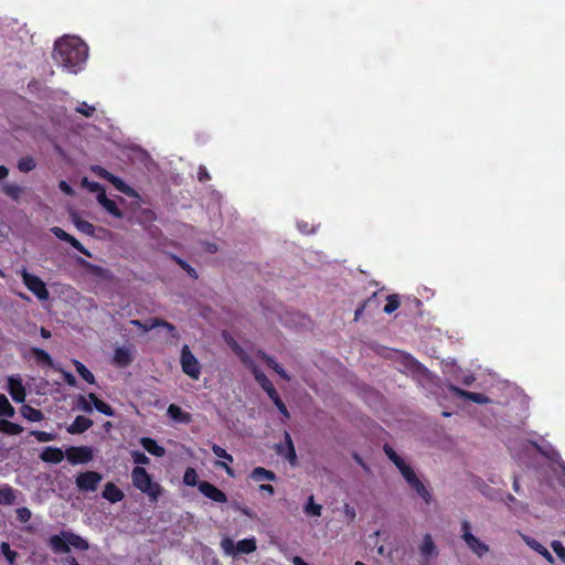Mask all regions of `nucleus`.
Wrapping results in <instances>:
<instances>
[{
  "label": "nucleus",
  "mask_w": 565,
  "mask_h": 565,
  "mask_svg": "<svg viewBox=\"0 0 565 565\" xmlns=\"http://www.w3.org/2000/svg\"><path fill=\"white\" fill-rule=\"evenodd\" d=\"M53 58L63 71L77 74L88 58V46L77 36H63L55 42Z\"/></svg>",
  "instance_id": "1"
},
{
  "label": "nucleus",
  "mask_w": 565,
  "mask_h": 565,
  "mask_svg": "<svg viewBox=\"0 0 565 565\" xmlns=\"http://www.w3.org/2000/svg\"><path fill=\"white\" fill-rule=\"evenodd\" d=\"M384 452L388 457V459L396 466L408 486L416 491V493L427 503L429 504L431 501V494L426 486L422 482V480L416 475L415 470L407 463V461L398 456L396 451L390 447L384 446Z\"/></svg>",
  "instance_id": "2"
},
{
  "label": "nucleus",
  "mask_w": 565,
  "mask_h": 565,
  "mask_svg": "<svg viewBox=\"0 0 565 565\" xmlns=\"http://www.w3.org/2000/svg\"><path fill=\"white\" fill-rule=\"evenodd\" d=\"M134 486L146 493L152 501H156L160 493L161 487L159 483L153 482L151 476L142 467H136L131 472Z\"/></svg>",
  "instance_id": "3"
},
{
  "label": "nucleus",
  "mask_w": 565,
  "mask_h": 565,
  "mask_svg": "<svg viewBox=\"0 0 565 565\" xmlns=\"http://www.w3.org/2000/svg\"><path fill=\"white\" fill-rule=\"evenodd\" d=\"M460 535L467 547L478 557H483L489 551V545L473 535L469 521L463 520L460 523Z\"/></svg>",
  "instance_id": "4"
},
{
  "label": "nucleus",
  "mask_w": 565,
  "mask_h": 565,
  "mask_svg": "<svg viewBox=\"0 0 565 565\" xmlns=\"http://www.w3.org/2000/svg\"><path fill=\"white\" fill-rule=\"evenodd\" d=\"M21 278L25 287L41 301H45L50 297V292L45 282L38 276L30 274L25 268L20 271Z\"/></svg>",
  "instance_id": "5"
},
{
  "label": "nucleus",
  "mask_w": 565,
  "mask_h": 565,
  "mask_svg": "<svg viewBox=\"0 0 565 565\" xmlns=\"http://www.w3.org/2000/svg\"><path fill=\"white\" fill-rule=\"evenodd\" d=\"M180 364L184 374L192 380H199L201 376V364L195 355L191 352L188 344L181 349Z\"/></svg>",
  "instance_id": "6"
},
{
  "label": "nucleus",
  "mask_w": 565,
  "mask_h": 565,
  "mask_svg": "<svg viewBox=\"0 0 565 565\" xmlns=\"http://www.w3.org/2000/svg\"><path fill=\"white\" fill-rule=\"evenodd\" d=\"M102 480L103 476L99 472L85 471L76 477L75 483L79 491L93 492L97 489Z\"/></svg>",
  "instance_id": "7"
},
{
  "label": "nucleus",
  "mask_w": 565,
  "mask_h": 565,
  "mask_svg": "<svg viewBox=\"0 0 565 565\" xmlns=\"http://www.w3.org/2000/svg\"><path fill=\"white\" fill-rule=\"evenodd\" d=\"M418 552L424 564L437 558L439 551L430 534H425L418 544Z\"/></svg>",
  "instance_id": "8"
},
{
  "label": "nucleus",
  "mask_w": 565,
  "mask_h": 565,
  "mask_svg": "<svg viewBox=\"0 0 565 565\" xmlns=\"http://www.w3.org/2000/svg\"><path fill=\"white\" fill-rule=\"evenodd\" d=\"M65 457L72 465L86 463L93 459V450L90 447H71L66 449Z\"/></svg>",
  "instance_id": "9"
},
{
  "label": "nucleus",
  "mask_w": 565,
  "mask_h": 565,
  "mask_svg": "<svg viewBox=\"0 0 565 565\" xmlns=\"http://www.w3.org/2000/svg\"><path fill=\"white\" fill-rule=\"evenodd\" d=\"M276 451L278 455L285 457L291 466L297 463V455L289 433H285V443L277 445Z\"/></svg>",
  "instance_id": "10"
},
{
  "label": "nucleus",
  "mask_w": 565,
  "mask_h": 565,
  "mask_svg": "<svg viewBox=\"0 0 565 565\" xmlns=\"http://www.w3.org/2000/svg\"><path fill=\"white\" fill-rule=\"evenodd\" d=\"M448 388L457 397L466 398V399L472 401L477 404H488L491 402L490 398L488 396H486L484 394L468 392V391L459 388L458 386H456L454 384H448Z\"/></svg>",
  "instance_id": "11"
},
{
  "label": "nucleus",
  "mask_w": 565,
  "mask_h": 565,
  "mask_svg": "<svg viewBox=\"0 0 565 565\" xmlns=\"http://www.w3.org/2000/svg\"><path fill=\"white\" fill-rule=\"evenodd\" d=\"M198 486H199L200 492L202 494H204L205 497H207L209 499H211L215 502H218V503H224L227 501L226 494L223 491H221L220 489H217L215 486H213L212 483H210L207 481H202Z\"/></svg>",
  "instance_id": "12"
},
{
  "label": "nucleus",
  "mask_w": 565,
  "mask_h": 565,
  "mask_svg": "<svg viewBox=\"0 0 565 565\" xmlns=\"http://www.w3.org/2000/svg\"><path fill=\"white\" fill-rule=\"evenodd\" d=\"M94 171L97 172L104 179L110 181L118 191H120L127 195H134V190L118 177H115L114 174H111L110 172L106 171L105 169H103L100 167L94 168Z\"/></svg>",
  "instance_id": "13"
},
{
  "label": "nucleus",
  "mask_w": 565,
  "mask_h": 565,
  "mask_svg": "<svg viewBox=\"0 0 565 565\" xmlns=\"http://www.w3.org/2000/svg\"><path fill=\"white\" fill-rule=\"evenodd\" d=\"M8 391L12 399L17 403H22L25 399V390L19 376H10L8 379Z\"/></svg>",
  "instance_id": "14"
},
{
  "label": "nucleus",
  "mask_w": 565,
  "mask_h": 565,
  "mask_svg": "<svg viewBox=\"0 0 565 565\" xmlns=\"http://www.w3.org/2000/svg\"><path fill=\"white\" fill-rule=\"evenodd\" d=\"M51 232L60 239L62 241H65L67 243H70L75 249H77L79 253L84 254V255H89L87 249L75 238L73 237L72 235H70L68 233H66L64 230H62L61 227H52L51 228Z\"/></svg>",
  "instance_id": "15"
},
{
  "label": "nucleus",
  "mask_w": 565,
  "mask_h": 565,
  "mask_svg": "<svg viewBox=\"0 0 565 565\" xmlns=\"http://www.w3.org/2000/svg\"><path fill=\"white\" fill-rule=\"evenodd\" d=\"M167 414L172 420L177 423L189 424L192 422L191 414L184 412L180 406L175 404H171L168 407Z\"/></svg>",
  "instance_id": "16"
},
{
  "label": "nucleus",
  "mask_w": 565,
  "mask_h": 565,
  "mask_svg": "<svg viewBox=\"0 0 565 565\" xmlns=\"http://www.w3.org/2000/svg\"><path fill=\"white\" fill-rule=\"evenodd\" d=\"M65 457V452L56 447H45L40 455V458L50 463H60Z\"/></svg>",
  "instance_id": "17"
},
{
  "label": "nucleus",
  "mask_w": 565,
  "mask_h": 565,
  "mask_svg": "<svg viewBox=\"0 0 565 565\" xmlns=\"http://www.w3.org/2000/svg\"><path fill=\"white\" fill-rule=\"evenodd\" d=\"M124 492L114 483L108 482L103 490V498L111 503H117L124 499Z\"/></svg>",
  "instance_id": "18"
},
{
  "label": "nucleus",
  "mask_w": 565,
  "mask_h": 565,
  "mask_svg": "<svg viewBox=\"0 0 565 565\" xmlns=\"http://www.w3.org/2000/svg\"><path fill=\"white\" fill-rule=\"evenodd\" d=\"M132 361V352L130 348L118 347L114 353V362L118 366H127Z\"/></svg>",
  "instance_id": "19"
},
{
  "label": "nucleus",
  "mask_w": 565,
  "mask_h": 565,
  "mask_svg": "<svg viewBox=\"0 0 565 565\" xmlns=\"http://www.w3.org/2000/svg\"><path fill=\"white\" fill-rule=\"evenodd\" d=\"M49 545L53 550L54 553H68V544L66 539L64 537V531L61 534L52 535L49 539Z\"/></svg>",
  "instance_id": "20"
},
{
  "label": "nucleus",
  "mask_w": 565,
  "mask_h": 565,
  "mask_svg": "<svg viewBox=\"0 0 565 565\" xmlns=\"http://www.w3.org/2000/svg\"><path fill=\"white\" fill-rule=\"evenodd\" d=\"M97 201L99 202V204L107 211L109 212L111 215L116 216V217H121L122 214L121 212L119 211V209L117 207V204L115 201L108 199L106 196V193L105 191H100L97 195Z\"/></svg>",
  "instance_id": "21"
},
{
  "label": "nucleus",
  "mask_w": 565,
  "mask_h": 565,
  "mask_svg": "<svg viewBox=\"0 0 565 565\" xmlns=\"http://www.w3.org/2000/svg\"><path fill=\"white\" fill-rule=\"evenodd\" d=\"M64 537L66 539L68 548L73 546L76 550L86 551L89 547L88 542L85 539L73 532L64 531Z\"/></svg>",
  "instance_id": "22"
},
{
  "label": "nucleus",
  "mask_w": 565,
  "mask_h": 565,
  "mask_svg": "<svg viewBox=\"0 0 565 565\" xmlns=\"http://www.w3.org/2000/svg\"><path fill=\"white\" fill-rule=\"evenodd\" d=\"M154 328H161L172 339L179 338L175 327L164 320H161L158 318L150 319V324H149L148 329H154Z\"/></svg>",
  "instance_id": "23"
},
{
  "label": "nucleus",
  "mask_w": 565,
  "mask_h": 565,
  "mask_svg": "<svg viewBox=\"0 0 565 565\" xmlns=\"http://www.w3.org/2000/svg\"><path fill=\"white\" fill-rule=\"evenodd\" d=\"M93 425V422L84 416H77L75 420L68 426L70 434H81L87 430Z\"/></svg>",
  "instance_id": "24"
},
{
  "label": "nucleus",
  "mask_w": 565,
  "mask_h": 565,
  "mask_svg": "<svg viewBox=\"0 0 565 565\" xmlns=\"http://www.w3.org/2000/svg\"><path fill=\"white\" fill-rule=\"evenodd\" d=\"M523 540L532 550H534L540 555H542L547 562L554 563V558H553L552 554L540 542H537L536 540H534L530 536H523Z\"/></svg>",
  "instance_id": "25"
},
{
  "label": "nucleus",
  "mask_w": 565,
  "mask_h": 565,
  "mask_svg": "<svg viewBox=\"0 0 565 565\" xmlns=\"http://www.w3.org/2000/svg\"><path fill=\"white\" fill-rule=\"evenodd\" d=\"M141 446L151 455L157 457H162L166 454V450L163 447L159 446L156 440L143 437L140 439Z\"/></svg>",
  "instance_id": "26"
},
{
  "label": "nucleus",
  "mask_w": 565,
  "mask_h": 565,
  "mask_svg": "<svg viewBox=\"0 0 565 565\" xmlns=\"http://www.w3.org/2000/svg\"><path fill=\"white\" fill-rule=\"evenodd\" d=\"M256 540L255 537L244 539L236 543V555L238 554H249L256 551Z\"/></svg>",
  "instance_id": "27"
},
{
  "label": "nucleus",
  "mask_w": 565,
  "mask_h": 565,
  "mask_svg": "<svg viewBox=\"0 0 565 565\" xmlns=\"http://www.w3.org/2000/svg\"><path fill=\"white\" fill-rule=\"evenodd\" d=\"M250 478L254 480V481H264V480H267V481H274L276 479V476L273 471L270 470H267L263 467H257L255 468L252 473H250Z\"/></svg>",
  "instance_id": "28"
},
{
  "label": "nucleus",
  "mask_w": 565,
  "mask_h": 565,
  "mask_svg": "<svg viewBox=\"0 0 565 565\" xmlns=\"http://www.w3.org/2000/svg\"><path fill=\"white\" fill-rule=\"evenodd\" d=\"M253 374L256 379V381L258 382V384L260 385V387L267 393L269 394L270 392L275 391V387L274 385L271 384V382L269 381V379L262 372L259 371L257 367H253Z\"/></svg>",
  "instance_id": "29"
},
{
  "label": "nucleus",
  "mask_w": 565,
  "mask_h": 565,
  "mask_svg": "<svg viewBox=\"0 0 565 565\" xmlns=\"http://www.w3.org/2000/svg\"><path fill=\"white\" fill-rule=\"evenodd\" d=\"M21 415L30 422H40L43 419L42 412L29 405H23L21 407Z\"/></svg>",
  "instance_id": "30"
},
{
  "label": "nucleus",
  "mask_w": 565,
  "mask_h": 565,
  "mask_svg": "<svg viewBox=\"0 0 565 565\" xmlns=\"http://www.w3.org/2000/svg\"><path fill=\"white\" fill-rule=\"evenodd\" d=\"M303 512L309 516H320L322 513V505L316 503L313 495H310L303 505Z\"/></svg>",
  "instance_id": "31"
},
{
  "label": "nucleus",
  "mask_w": 565,
  "mask_h": 565,
  "mask_svg": "<svg viewBox=\"0 0 565 565\" xmlns=\"http://www.w3.org/2000/svg\"><path fill=\"white\" fill-rule=\"evenodd\" d=\"M72 221L79 232H82L86 235H94L95 228H94V225L90 224L89 222L82 220L77 215H74L72 217Z\"/></svg>",
  "instance_id": "32"
},
{
  "label": "nucleus",
  "mask_w": 565,
  "mask_h": 565,
  "mask_svg": "<svg viewBox=\"0 0 565 565\" xmlns=\"http://www.w3.org/2000/svg\"><path fill=\"white\" fill-rule=\"evenodd\" d=\"M74 363V366L77 371V373L89 384H94L95 383V376L93 375V373L79 361L77 360H74L73 361Z\"/></svg>",
  "instance_id": "33"
},
{
  "label": "nucleus",
  "mask_w": 565,
  "mask_h": 565,
  "mask_svg": "<svg viewBox=\"0 0 565 565\" xmlns=\"http://www.w3.org/2000/svg\"><path fill=\"white\" fill-rule=\"evenodd\" d=\"M89 399L94 403V407L98 412H100V413H103V414H105L107 416H113L114 415L113 408L108 404H106L103 401L98 399L97 396L94 393L89 394Z\"/></svg>",
  "instance_id": "34"
},
{
  "label": "nucleus",
  "mask_w": 565,
  "mask_h": 565,
  "mask_svg": "<svg viewBox=\"0 0 565 565\" xmlns=\"http://www.w3.org/2000/svg\"><path fill=\"white\" fill-rule=\"evenodd\" d=\"M23 428L12 422L9 420H0V431L7 433L9 435H18L22 433Z\"/></svg>",
  "instance_id": "35"
},
{
  "label": "nucleus",
  "mask_w": 565,
  "mask_h": 565,
  "mask_svg": "<svg viewBox=\"0 0 565 565\" xmlns=\"http://www.w3.org/2000/svg\"><path fill=\"white\" fill-rule=\"evenodd\" d=\"M3 192L12 200L18 201L22 194V188L18 184L7 183L2 188Z\"/></svg>",
  "instance_id": "36"
},
{
  "label": "nucleus",
  "mask_w": 565,
  "mask_h": 565,
  "mask_svg": "<svg viewBox=\"0 0 565 565\" xmlns=\"http://www.w3.org/2000/svg\"><path fill=\"white\" fill-rule=\"evenodd\" d=\"M15 495L13 493V490L8 487L3 486L0 487V503L1 504H11L14 502Z\"/></svg>",
  "instance_id": "37"
},
{
  "label": "nucleus",
  "mask_w": 565,
  "mask_h": 565,
  "mask_svg": "<svg viewBox=\"0 0 565 565\" xmlns=\"http://www.w3.org/2000/svg\"><path fill=\"white\" fill-rule=\"evenodd\" d=\"M414 373L423 381H433L431 373L418 362H412Z\"/></svg>",
  "instance_id": "38"
},
{
  "label": "nucleus",
  "mask_w": 565,
  "mask_h": 565,
  "mask_svg": "<svg viewBox=\"0 0 565 565\" xmlns=\"http://www.w3.org/2000/svg\"><path fill=\"white\" fill-rule=\"evenodd\" d=\"M14 415V408L9 403V399L4 395H0V416L12 417Z\"/></svg>",
  "instance_id": "39"
},
{
  "label": "nucleus",
  "mask_w": 565,
  "mask_h": 565,
  "mask_svg": "<svg viewBox=\"0 0 565 565\" xmlns=\"http://www.w3.org/2000/svg\"><path fill=\"white\" fill-rule=\"evenodd\" d=\"M35 166H36L35 160L30 156L21 158L18 162V169L21 172H29V171L33 170L35 168Z\"/></svg>",
  "instance_id": "40"
},
{
  "label": "nucleus",
  "mask_w": 565,
  "mask_h": 565,
  "mask_svg": "<svg viewBox=\"0 0 565 565\" xmlns=\"http://www.w3.org/2000/svg\"><path fill=\"white\" fill-rule=\"evenodd\" d=\"M221 547L226 555L236 556V543L232 539L224 537L221 541Z\"/></svg>",
  "instance_id": "41"
},
{
  "label": "nucleus",
  "mask_w": 565,
  "mask_h": 565,
  "mask_svg": "<svg viewBox=\"0 0 565 565\" xmlns=\"http://www.w3.org/2000/svg\"><path fill=\"white\" fill-rule=\"evenodd\" d=\"M264 359H265L267 365L270 366L284 380H286V381L290 380V376L287 374V372L277 362H275L271 358L265 355Z\"/></svg>",
  "instance_id": "42"
},
{
  "label": "nucleus",
  "mask_w": 565,
  "mask_h": 565,
  "mask_svg": "<svg viewBox=\"0 0 565 565\" xmlns=\"http://www.w3.org/2000/svg\"><path fill=\"white\" fill-rule=\"evenodd\" d=\"M0 550H1V553L4 555V557L7 558L8 563L10 565H13L14 561L17 558V555H18L17 552L12 551L10 548L9 543H7V542L1 543Z\"/></svg>",
  "instance_id": "43"
},
{
  "label": "nucleus",
  "mask_w": 565,
  "mask_h": 565,
  "mask_svg": "<svg viewBox=\"0 0 565 565\" xmlns=\"http://www.w3.org/2000/svg\"><path fill=\"white\" fill-rule=\"evenodd\" d=\"M387 303L384 307L385 313H392L399 307V300L397 295H391L387 297Z\"/></svg>",
  "instance_id": "44"
},
{
  "label": "nucleus",
  "mask_w": 565,
  "mask_h": 565,
  "mask_svg": "<svg viewBox=\"0 0 565 565\" xmlns=\"http://www.w3.org/2000/svg\"><path fill=\"white\" fill-rule=\"evenodd\" d=\"M75 110L89 118L94 115L96 108L92 105H88L86 102H82L76 106Z\"/></svg>",
  "instance_id": "45"
},
{
  "label": "nucleus",
  "mask_w": 565,
  "mask_h": 565,
  "mask_svg": "<svg viewBox=\"0 0 565 565\" xmlns=\"http://www.w3.org/2000/svg\"><path fill=\"white\" fill-rule=\"evenodd\" d=\"M183 482L186 486H195L198 484V475L196 471L193 468H188L183 476Z\"/></svg>",
  "instance_id": "46"
},
{
  "label": "nucleus",
  "mask_w": 565,
  "mask_h": 565,
  "mask_svg": "<svg viewBox=\"0 0 565 565\" xmlns=\"http://www.w3.org/2000/svg\"><path fill=\"white\" fill-rule=\"evenodd\" d=\"M77 407L84 412L90 413L94 407V403L89 399V395L79 396L77 401Z\"/></svg>",
  "instance_id": "47"
},
{
  "label": "nucleus",
  "mask_w": 565,
  "mask_h": 565,
  "mask_svg": "<svg viewBox=\"0 0 565 565\" xmlns=\"http://www.w3.org/2000/svg\"><path fill=\"white\" fill-rule=\"evenodd\" d=\"M31 435L34 436L40 443H47L55 439V435L47 431L33 430L31 431Z\"/></svg>",
  "instance_id": "48"
},
{
  "label": "nucleus",
  "mask_w": 565,
  "mask_h": 565,
  "mask_svg": "<svg viewBox=\"0 0 565 565\" xmlns=\"http://www.w3.org/2000/svg\"><path fill=\"white\" fill-rule=\"evenodd\" d=\"M32 353L39 362L51 363V356L46 351L39 348H33Z\"/></svg>",
  "instance_id": "49"
},
{
  "label": "nucleus",
  "mask_w": 565,
  "mask_h": 565,
  "mask_svg": "<svg viewBox=\"0 0 565 565\" xmlns=\"http://www.w3.org/2000/svg\"><path fill=\"white\" fill-rule=\"evenodd\" d=\"M131 457L136 465H148L150 462L149 458L141 451H131Z\"/></svg>",
  "instance_id": "50"
},
{
  "label": "nucleus",
  "mask_w": 565,
  "mask_h": 565,
  "mask_svg": "<svg viewBox=\"0 0 565 565\" xmlns=\"http://www.w3.org/2000/svg\"><path fill=\"white\" fill-rule=\"evenodd\" d=\"M212 451L218 458H223L230 462L233 461V457L230 454H227L226 450L224 448H222L221 446L213 445Z\"/></svg>",
  "instance_id": "51"
},
{
  "label": "nucleus",
  "mask_w": 565,
  "mask_h": 565,
  "mask_svg": "<svg viewBox=\"0 0 565 565\" xmlns=\"http://www.w3.org/2000/svg\"><path fill=\"white\" fill-rule=\"evenodd\" d=\"M551 547L553 548V551L555 552V554L563 561L565 562V547L563 546V544L559 542V541H553L551 543Z\"/></svg>",
  "instance_id": "52"
},
{
  "label": "nucleus",
  "mask_w": 565,
  "mask_h": 565,
  "mask_svg": "<svg viewBox=\"0 0 565 565\" xmlns=\"http://www.w3.org/2000/svg\"><path fill=\"white\" fill-rule=\"evenodd\" d=\"M17 516H18L19 521L25 523L31 519L32 513H31L30 509L23 507V508H19L17 510Z\"/></svg>",
  "instance_id": "53"
},
{
  "label": "nucleus",
  "mask_w": 565,
  "mask_h": 565,
  "mask_svg": "<svg viewBox=\"0 0 565 565\" xmlns=\"http://www.w3.org/2000/svg\"><path fill=\"white\" fill-rule=\"evenodd\" d=\"M154 220V214L150 210H142L138 216V222L145 224Z\"/></svg>",
  "instance_id": "54"
},
{
  "label": "nucleus",
  "mask_w": 565,
  "mask_h": 565,
  "mask_svg": "<svg viewBox=\"0 0 565 565\" xmlns=\"http://www.w3.org/2000/svg\"><path fill=\"white\" fill-rule=\"evenodd\" d=\"M343 514L349 521H354L356 516L355 509L351 507L350 504H344L343 507Z\"/></svg>",
  "instance_id": "55"
},
{
  "label": "nucleus",
  "mask_w": 565,
  "mask_h": 565,
  "mask_svg": "<svg viewBox=\"0 0 565 565\" xmlns=\"http://www.w3.org/2000/svg\"><path fill=\"white\" fill-rule=\"evenodd\" d=\"M58 188L61 189L62 192H64L67 195H73L74 194L73 189L71 188V185L66 181H61L58 183Z\"/></svg>",
  "instance_id": "56"
},
{
  "label": "nucleus",
  "mask_w": 565,
  "mask_h": 565,
  "mask_svg": "<svg viewBox=\"0 0 565 565\" xmlns=\"http://www.w3.org/2000/svg\"><path fill=\"white\" fill-rule=\"evenodd\" d=\"M131 324L140 328L141 330H143L145 332H148L150 331L151 329H148L149 324H150V320L147 321V322H141L139 320H131L130 321Z\"/></svg>",
  "instance_id": "57"
},
{
  "label": "nucleus",
  "mask_w": 565,
  "mask_h": 565,
  "mask_svg": "<svg viewBox=\"0 0 565 565\" xmlns=\"http://www.w3.org/2000/svg\"><path fill=\"white\" fill-rule=\"evenodd\" d=\"M198 178L201 182L206 181L210 179V174L205 167H200L198 172Z\"/></svg>",
  "instance_id": "58"
},
{
  "label": "nucleus",
  "mask_w": 565,
  "mask_h": 565,
  "mask_svg": "<svg viewBox=\"0 0 565 565\" xmlns=\"http://www.w3.org/2000/svg\"><path fill=\"white\" fill-rule=\"evenodd\" d=\"M475 380L476 379H475L473 374L469 373V374H466L462 376L461 382L463 385L470 386L475 382Z\"/></svg>",
  "instance_id": "59"
},
{
  "label": "nucleus",
  "mask_w": 565,
  "mask_h": 565,
  "mask_svg": "<svg viewBox=\"0 0 565 565\" xmlns=\"http://www.w3.org/2000/svg\"><path fill=\"white\" fill-rule=\"evenodd\" d=\"M268 396L270 397V399L274 402V404L276 405V407H278V405H280L282 403V401L280 399L278 393L275 391L270 392L268 394Z\"/></svg>",
  "instance_id": "60"
},
{
  "label": "nucleus",
  "mask_w": 565,
  "mask_h": 565,
  "mask_svg": "<svg viewBox=\"0 0 565 565\" xmlns=\"http://www.w3.org/2000/svg\"><path fill=\"white\" fill-rule=\"evenodd\" d=\"M90 192H96L97 194L100 192V191H104V189L100 186L99 183L97 182H90L88 183V188H87Z\"/></svg>",
  "instance_id": "61"
},
{
  "label": "nucleus",
  "mask_w": 565,
  "mask_h": 565,
  "mask_svg": "<svg viewBox=\"0 0 565 565\" xmlns=\"http://www.w3.org/2000/svg\"><path fill=\"white\" fill-rule=\"evenodd\" d=\"M178 262L182 266V268H184L189 273V275L191 277H194V278L196 277V273L191 266H189L186 263H184L182 260H178Z\"/></svg>",
  "instance_id": "62"
},
{
  "label": "nucleus",
  "mask_w": 565,
  "mask_h": 565,
  "mask_svg": "<svg viewBox=\"0 0 565 565\" xmlns=\"http://www.w3.org/2000/svg\"><path fill=\"white\" fill-rule=\"evenodd\" d=\"M63 375H64V380H65V382H66L68 385H72V386H73V385H75L76 380H75V377H74L71 373H68V372H64V373H63Z\"/></svg>",
  "instance_id": "63"
},
{
  "label": "nucleus",
  "mask_w": 565,
  "mask_h": 565,
  "mask_svg": "<svg viewBox=\"0 0 565 565\" xmlns=\"http://www.w3.org/2000/svg\"><path fill=\"white\" fill-rule=\"evenodd\" d=\"M277 408H278V411L281 413V415H282L285 418H287V419H288V418L290 417L289 412H288V409H287V407H286V405H285L284 403H281L280 405H278V407H277Z\"/></svg>",
  "instance_id": "64"
}]
</instances>
